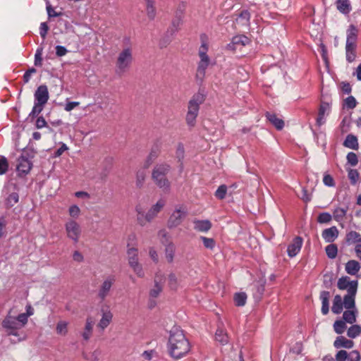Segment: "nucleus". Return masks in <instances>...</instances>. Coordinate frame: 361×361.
<instances>
[{
	"label": "nucleus",
	"instance_id": "nucleus-37",
	"mask_svg": "<svg viewBox=\"0 0 361 361\" xmlns=\"http://www.w3.org/2000/svg\"><path fill=\"white\" fill-rule=\"evenodd\" d=\"M361 334V326L357 324L351 326L347 332L348 337L355 338Z\"/></svg>",
	"mask_w": 361,
	"mask_h": 361
},
{
	"label": "nucleus",
	"instance_id": "nucleus-55",
	"mask_svg": "<svg viewBox=\"0 0 361 361\" xmlns=\"http://www.w3.org/2000/svg\"><path fill=\"white\" fill-rule=\"evenodd\" d=\"M355 48H349L345 47V51H346V59L349 62H352L355 59Z\"/></svg>",
	"mask_w": 361,
	"mask_h": 361
},
{
	"label": "nucleus",
	"instance_id": "nucleus-21",
	"mask_svg": "<svg viewBox=\"0 0 361 361\" xmlns=\"http://www.w3.org/2000/svg\"><path fill=\"white\" fill-rule=\"evenodd\" d=\"M356 293L357 291H355V290L353 289L351 293H348L344 296L343 301L345 309H356L355 302Z\"/></svg>",
	"mask_w": 361,
	"mask_h": 361
},
{
	"label": "nucleus",
	"instance_id": "nucleus-24",
	"mask_svg": "<svg viewBox=\"0 0 361 361\" xmlns=\"http://www.w3.org/2000/svg\"><path fill=\"white\" fill-rule=\"evenodd\" d=\"M194 228L200 232H207L212 228V224L209 220H195Z\"/></svg>",
	"mask_w": 361,
	"mask_h": 361
},
{
	"label": "nucleus",
	"instance_id": "nucleus-64",
	"mask_svg": "<svg viewBox=\"0 0 361 361\" xmlns=\"http://www.w3.org/2000/svg\"><path fill=\"white\" fill-rule=\"evenodd\" d=\"M48 26L46 23H42L39 27V34L42 38H45L47 31H48Z\"/></svg>",
	"mask_w": 361,
	"mask_h": 361
},
{
	"label": "nucleus",
	"instance_id": "nucleus-10",
	"mask_svg": "<svg viewBox=\"0 0 361 361\" xmlns=\"http://www.w3.org/2000/svg\"><path fill=\"white\" fill-rule=\"evenodd\" d=\"M32 164L25 155L20 156L17 161L16 170L19 175L27 174L32 169Z\"/></svg>",
	"mask_w": 361,
	"mask_h": 361
},
{
	"label": "nucleus",
	"instance_id": "nucleus-52",
	"mask_svg": "<svg viewBox=\"0 0 361 361\" xmlns=\"http://www.w3.org/2000/svg\"><path fill=\"white\" fill-rule=\"evenodd\" d=\"M185 8H186V4L185 2L180 3L178 5L176 11L175 12V16L183 18Z\"/></svg>",
	"mask_w": 361,
	"mask_h": 361
},
{
	"label": "nucleus",
	"instance_id": "nucleus-49",
	"mask_svg": "<svg viewBox=\"0 0 361 361\" xmlns=\"http://www.w3.org/2000/svg\"><path fill=\"white\" fill-rule=\"evenodd\" d=\"M200 238L206 248L212 250L215 247V241L213 238H209L204 236H202Z\"/></svg>",
	"mask_w": 361,
	"mask_h": 361
},
{
	"label": "nucleus",
	"instance_id": "nucleus-27",
	"mask_svg": "<svg viewBox=\"0 0 361 361\" xmlns=\"http://www.w3.org/2000/svg\"><path fill=\"white\" fill-rule=\"evenodd\" d=\"M330 293L328 291H322L320 293V299L322 300V312L326 315L329 311V299Z\"/></svg>",
	"mask_w": 361,
	"mask_h": 361
},
{
	"label": "nucleus",
	"instance_id": "nucleus-1",
	"mask_svg": "<svg viewBox=\"0 0 361 361\" xmlns=\"http://www.w3.org/2000/svg\"><path fill=\"white\" fill-rule=\"evenodd\" d=\"M168 348L170 355L175 359L182 357L190 350V343L178 326H173L170 331Z\"/></svg>",
	"mask_w": 361,
	"mask_h": 361
},
{
	"label": "nucleus",
	"instance_id": "nucleus-34",
	"mask_svg": "<svg viewBox=\"0 0 361 361\" xmlns=\"http://www.w3.org/2000/svg\"><path fill=\"white\" fill-rule=\"evenodd\" d=\"M175 246L172 243H169L165 248V257L169 263H172L175 255Z\"/></svg>",
	"mask_w": 361,
	"mask_h": 361
},
{
	"label": "nucleus",
	"instance_id": "nucleus-2",
	"mask_svg": "<svg viewBox=\"0 0 361 361\" xmlns=\"http://www.w3.org/2000/svg\"><path fill=\"white\" fill-rule=\"evenodd\" d=\"M166 200L164 198L159 199L145 212L141 206H136V221L140 226H145L151 223L166 206Z\"/></svg>",
	"mask_w": 361,
	"mask_h": 361
},
{
	"label": "nucleus",
	"instance_id": "nucleus-5",
	"mask_svg": "<svg viewBox=\"0 0 361 361\" xmlns=\"http://www.w3.org/2000/svg\"><path fill=\"white\" fill-rule=\"evenodd\" d=\"M65 230L67 238L71 240L74 243H78L82 229L80 224L73 219H69L65 224Z\"/></svg>",
	"mask_w": 361,
	"mask_h": 361
},
{
	"label": "nucleus",
	"instance_id": "nucleus-13",
	"mask_svg": "<svg viewBox=\"0 0 361 361\" xmlns=\"http://www.w3.org/2000/svg\"><path fill=\"white\" fill-rule=\"evenodd\" d=\"M165 278L161 273H157L154 277V286L149 291L152 298H157L161 293L165 283Z\"/></svg>",
	"mask_w": 361,
	"mask_h": 361
},
{
	"label": "nucleus",
	"instance_id": "nucleus-30",
	"mask_svg": "<svg viewBox=\"0 0 361 361\" xmlns=\"http://www.w3.org/2000/svg\"><path fill=\"white\" fill-rule=\"evenodd\" d=\"M343 301L340 295H335L331 310L334 314H340L343 310Z\"/></svg>",
	"mask_w": 361,
	"mask_h": 361
},
{
	"label": "nucleus",
	"instance_id": "nucleus-9",
	"mask_svg": "<svg viewBox=\"0 0 361 361\" xmlns=\"http://www.w3.org/2000/svg\"><path fill=\"white\" fill-rule=\"evenodd\" d=\"M133 60V49L130 47L123 49L118 54L117 63L121 68L130 66Z\"/></svg>",
	"mask_w": 361,
	"mask_h": 361
},
{
	"label": "nucleus",
	"instance_id": "nucleus-15",
	"mask_svg": "<svg viewBox=\"0 0 361 361\" xmlns=\"http://www.w3.org/2000/svg\"><path fill=\"white\" fill-rule=\"evenodd\" d=\"M102 317L97 324V327L102 330H104L111 322L113 319V313L107 307L106 309H102Z\"/></svg>",
	"mask_w": 361,
	"mask_h": 361
},
{
	"label": "nucleus",
	"instance_id": "nucleus-35",
	"mask_svg": "<svg viewBox=\"0 0 361 361\" xmlns=\"http://www.w3.org/2000/svg\"><path fill=\"white\" fill-rule=\"evenodd\" d=\"M215 338L222 345H226L228 342V336L227 333L221 329L216 330L215 334Z\"/></svg>",
	"mask_w": 361,
	"mask_h": 361
},
{
	"label": "nucleus",
	"instance_id": "nucleus-59",
	"mask_svg": "<svg viewBox=\"0 0 361 361\" xmlns=\"http://www.w3.org/2000/svg\"><path fill=\"white\" fill-rule=\"evenodd\" d=\"M184 152L183 145L182 144H178L176 152V158L178 161H181L183 159Z\"/></svg>",
	"mask_w": 361,
	"mask_h": 361
},
{
	"label": "nucleus",
	"instance_id": "nucleus-8",
	"mask_svg": "<svg viewBox=\"0 0 361 361\" xmlns=\"http://www.w3.org/2000/svg\"><path fill=\"white\" fill-rule=\"evenodd\" d=\"M115 283V278L113 276H107L100 285L97 296L101 300H104L109 295L113 285Z\"/></svg>",
	"mask_w": 361,
	"mask_h": 361
},
{
	"label": "nucleus",
	"instance_id": "nucleus-23",
	"mask_svg": "<svg viewBox=\"0 0 361 361\" xmlns=\"http://www.w3.org/2000/svg\"><path fill=\"white\" fill-rule=\"evenodd\" d=\"M334 345L336 348H351L353 347L354 343L353 341L347 339L344 336H338L336 338V341H334Z\"/></svg>",
	"mask_w": 361,
	"mask_h": 361
},
{
	"label": "nucleus",
	"instance_id": "nucleus-14",
	"mask_svg": "<svg viewBox=\"0 0 361 361\" xmlns=\"http://www.w3.org/2000/svg\"><path fill=\"white\" fill-rule=\"evenodd\" d=\"M49 98L48 88L42 85L37 87L35 92V100L39 104L45 105Z\"/></svg>",
	"mask_w": 361,
	"mask_h": 361
},
{
	"label": "nucleus",
	"instance_id": "nucleus-6",
	"mask_svg": "<svg viewBox=\"0 0 361 361\" xmlns=\"http://www.w3.org/2000/svg\"><path fill=\"white\" fill-rule=\"evenodd\" d=\"M2 326L6 329L8 335L18 336L17 331L20 329V323L17 322L16 317L8 314L2 322Z\"/></svg>",
	"mask_w": 361,
	"mask_h": 361
},
{
	"label": "nucleus",
	"instance_id": "nucleus-39",
	"mask_svg": "<svg viewBox=\"0 0 361 361\" xmlns=\"http://www.w3.org/2000/svg\"><path fill=\"white\" fill-rule=\"evenodd\" d=\"M325 250H326V255L330 259H334L337 255L338 248L335 244H330V245H327L326 247Z\"/></svg>",
	"mask_w": 361,
	"mask_h": 361
},
{
	"label": "nucleus",
	"instance_id": "nucleus-3",
	"mask_svg": "<svg viewBox=\"0 0 361 361\" xmlns=\"http://www.w3.org/2000/svg\"><path fill=\"white\" fill-rule=\"evenodd\" d=\"M171 170V166L167 163L156 164L152 171V179L154 184L164 192H168L171 188V182L166 175Z\"/></svg>",
	"mask_w": 361,
	"mask_h": 361
},
{
	"label": "nucleus",
	"instance_id": "nucleus-26",
	"mask_svg": "<svg viewBox=\"0 0 361 361\" xmlns=\"http://www.w3.org/2000/svg\"><path fill=\"white\" fill-rule=\"evenodd\" d=\"M343 145L349 149L357 150L359 147L357 137L352 134L348 135L343 142Z\"/></svg>",
	"mask_w": 361,
	"mask_h": 361
},
{
	"label": "nucleus",
	"instance_id": "nucleus-61",
	"mask_svg": "<svg viewBox=\"0 0 361 361\" xmlns=\"http://www.w3.org/2000/svg\"><path fill=\"white\" fill-rule=\"evenodd\" d=\"M182 19L183 18L175 16L172 21V29L174 32L179 29L180 25L182 24Z\"/></svg>",
	"mask_w": 361,
	"mask_h": 361
},
{
	"label": "nucleus",
	"instance_id": "nucleus-31",
	"mask_svg": "<svg viewBox=\"0 0 361 361\" xmlns=\"http://www.w3.org/2000/svg\"><path fill=\"white\" fill-rule=\"evenodd\" d=\"M337 9L343 14H348L351 11V5L349 0H337Z\"/></svg>",
	"mask_w": 361,
	"mask_h": 361
},
{
	"label": "nucleus",
	"instance_id": "nucleus-29",
	"mask_svg": "<svg viewBox=\"0 0 361 361\" xmlns=\"http://www.w3.org/2000/svg\"><path fill=\"white\" fill-rule=\"evenodd\" d=\"M146 169H140L137 171L135 175V185L137 188H142L147 177Z\"/></svg>",
	"mask_w": 361,
	"mask_h": 361
},
{
	"label": "nucleus",
	"instance_id": "nucleus-50",
	"mask_svg": "<svg viewBox=\"0 0 361 361\" xmlns=\"http://www.w3.org/2000/svg\"><path fill=\"white\" fill-rule=\"evenodd\" d=\"M346 159H347L348 163L352 166H356L358 163L357 157L356 154L354 152H349L347 154Z\"/></svg>",
	"mask_w": 361,
	"mask_h": 361
},
{
	"label": "nucleus",
	"instance_id": "nucleus-43",
	"mask_svg": "<svg viewBox=\"0 0 361 361\" xmlns=\"http://www.w3.org/2000/svg\"><path fill=\"white\" fill-rule=\"evenodd\" d=\"M346 214V209L343 208H336L334 212V218L336 221H342Z\"/></svg>",
	"mask_w": 361,
	"mask_h": 361
},
{
	"label": "nucleus",
	"instance_id": "nucleus-56",
	"mask_svg": "<svg viewBox=\"0 0 361 361\" xmlns=\"http://www.w3.org/2000/svg\"><path fill=\"white\" fill-rule=\"evenodd\" d=\"M8 168V161L5 157L0 158V175L4 174Z\"/></svg>",
	"mask_w": 361,
	"mask_h": 361
},
{
	"label": "nucleus",
	"instance_id": "nucleus-28",
	"mask_svg": "<svg viewBox=\"0 0 361 361\" xmlns=\"http://www.w3.org/2000/svg\"><path fill=\"white\" fill-rule=\"evenodd\" d=\"M357 310V309L347 310L343 312V318L344 322L350 324L356 322Z\"/></svg>",
	"mask_w": 361,
	"mask_h": 361
},
{
	"label": "nucleus",
	"instance_id": "nucleus-60",
	"mask_svg": "<svg viewBox=\"0 0 361 361\" xmlns=\"http://www.w3.org/2000/svg\"><path fill=\"white\" fill-rule=\"evenodd\" d=\"M360 355L357 350H353L348 353V361H360Z\"/></svg>",
	"mask_w": 361,
	"mask_h": 361
},
{
	"label": "nucleus",
	"instance_id": "nucleus-7",
	"mask_svg": "<svg viewBox=\"0 0 361 361\" xmlns=\"http://www.w3.org/2000/svg\"><path fill=\"white\" fill-rule=\"evenodd\" d=\"M204 95L201 92H197V94H194L188 103V114H192L195 116H197L200 105L204 102Z\"/></svg>",
	"mask_w": 361,
	"mask_h": 361
},
{
	"label": "nucleus",
	"instance_id": "nucleus-53",
	"mask_svg": "<svg viewBox=\"0 0 361 361\" xmlns=\"http://www.w3.org/2000/svg\"><path fill=\"white\" fill-rule=\"evenodd\" d=\"M356 100L353 96H349L344 101V105L348 109H354L356 106Z\"/></svg>",
	"mask_w": 361,
	"mask_h": 361
},
{
	"label": "nucleus",
	"instance_id": "nucleus-41",
	"mask_svg": "<svg viewBox=\"0 0 361 361\" xmlns=\"http://www.w3.org/2000/svg\"><path fill=\"white\" fill-rule=\"evenodd\" d=\"M18 202V195L16 192L11 193L9 195L8 198L6 200V206L7 208H11L15 204Z\"/></svg>",
	"mask_w": 361,
	"mask_h": 361
},
{
	"label": "nucleus",
	"instance_id": "nucleus-47",
	"mask_svg": "<svg viewBox=\"0 0 361 361\" xmlns=\"http://www.w3.org/2000/svg\"><path fill=\"white\" fill-rule=\"evenodd\" d=\"M146 13H147V17L150 20L154 19V18L156 16V13H157L154 4H147L146 5Z\"/></svg>",
	"mask_w": 361,
	"mask_h": 361
},
{
	"label": "nucleus",
	"instance_id": "nucleus-19",
	"mask_svg": "<svg viewBox=\"0 0 361 361\" xmlns=\"http://www.w3.org/2000/svg\"><path fill=\"white\" fill-rule=\"evenodd\" d=\"M94 324V319L91 317H88L85 321L84 330L81 334V336L85 341H87L91 338Z\"/></svg>",
	"mask_w": 361,
	"mask_h": 361
},
{
	"label": "nucleus",
	"instance_id": "nucleus-46",
	"mask_svg": "<svg viewBox=\"0 0 361 361\" xmlns=\"http://www.w3.org/2000/svg\"><path fill=\"white\" fill-rule=\"evenodd\" d=\"M227 192V187L225 185H220L216 191L215 192V196L216 198L219 200H223L225 198Z\"/></svg>",
	"mask_w": 361,
	"mask_h": 361
},
{
	"label": "nucleus",
	"instance_id": "nucleus-20",
	"mask_svg": "<svg viewBox=\"0 0 361 361\" xmlns=\"http://www.w3.org/2000/svg\"><path fill=\"white\" fill-rule=\"evenodd\" d=\"M207 49V45L205 43H202L199 50V55L200 58L199 68H207L210 65L209 59L206 54Z\"/></svg>",
	"mask_w": 361,
	"mask_h": 361
},
{
	"label": "nucleus",
	"instance_id": "nucleus-51",
	"mask_svg": "<svg viewBox=\"0 0 361 361\" xmlns=\"http://www.w3.org/2000/svg\"><path fill=\"white\" fill-rule=\"evenodd\" d=\"M158 236L161 242V243L165 244L169 243V237L167 231L164 228L161 229L158 232Z\"/></svg>",
	"mask_w": 361,
	"mask_h": 361
},
{
	"label": "nucleus",
	"instance_id": "nucleus-57",
	"mask_svg": "<svg viewBox=\"0 0 361 361\" xmlns=\"http://www.w3.org/2000/svg\"><path fill=\"white\" fill-rule=\"evenodd\" d=\"M348 358V353L346 350H339L336 355V361H346Z\"/></svg>",
	"mask_w": 361,
	"mask_h": 361
},
{
	"label": "nucleus",
	"instance_id": "nucleus-63",
	"mask_svg": "<svg viewBox=\"0 0 361 361\" xmlns=\"http://www.w3.org/2000/svg\"><path fill=\"white\" fill-rule=\"evenodd\" d=\"M323 182H324V185H326L329 187H332V186H334V185H335L334 178H332L331 176H330L329 174L324 175V178H323Z\"/></svg>",
	"mask_w": 361,
	"mask_h": 361
},
{
	"label": "nucleus",
	"instance_id": "nucleus-58",
	"mask_svg": "<svg viewBox=\"0 0 361 361\" xmlns=\"http://www.w3.org/2000/svg\"><path fill=\"white\" fill-rule=\"evenodd\" d=\"M68 212L70 216L73 218H78L80 214V209L77 205L70 207Z\"/></svg>",
	"mask_w": 361,
	"mask_h": 361
},
{
	"label": "nucleus",
	"instance_id": "nucleus-32",
	"mask_svg": "<svg viewBox=\"0 0 361 361\" xmlns=\"http://www.w3.org/2000/svg\"><path fill=\"white\" fill-rule=\"evenodd\" d=\"M180 281L174 273H170L168 276V285L171 290H177L180 286Z\"/></svg>",
	"mask_w": 361,
	"mask_h": 361
},
{
	"label": "nucleus",
	"instance_id": "nucleus-62",
	"mask_svg": "<svg viewBox=\"0 0 361 361\" xmlns=\"http://www.w3.org/2000/svg\"><path fill=\"white\" fill-rule=\"evenodd\" d=\"M44 104H39L37 102H35V105L32 108L31 115L33 116L38 115L43 109Z\"/></svg>",
	"mask_w": 361,
	"mask_h": 361
},
{
	"label": "nucleus",
	"instance_id": "nucleus-11",
	"mask_svg": "<svg viewBox=\"0 0 361 361\" xmlns=\"http://www.w3.org/2000/svg\"><path fill=\"white\" fill-rule=\"evenodd\" d=\"M250 39L245 35H237L233 37L232 41L229 43L226 48L229 50L235 51L240 50L242 47L247 45Z\"/></svg>",
	"mask_w": 361,
	"mask_h": 361
},
{
	"label": "nucleus",
	"instance_id": "nucleus-17",
	"mask_svg": "<svg viewBox=\"0 0 361 361\" xmlns=\"http://www.w3.org/2000/svg\"><path fill=\"white\" fill-rule=\"evenodd\" d=\"M357 38V30L351 25L347 30V39L345 47L356 48Z\"/></svg>",
	"mask_w": 361,
	"mask_h": 361
},
{
	"label": "nucleus",
	"instance_id": "nucleus-36",
	"mask_svg": "<svg viewBox=\"0 0 361 361\" xmlns=\"http://www.w3.org/2000/svg\"><path fill=\"white\" fill-rule=\"evenodd\" d=\"M329 109V106L327 103H322L319 110V116L317 119V123L321 126L324 123V118L326 111Z\"/></svg>",
	"mask_w": 361,
	"mask_h": 361
},
{
	"label": "nucleus",
	"instance_id": "nucleus-54",
	"mask_svg": "<svg viewBox=\"0 0 361 361\" xmlns=\"http://www.w3.org/2000/svg\"><path fill=\"white\" fill-rule=\"evenodd\" d=\"M157 155L158 154L156 152L152 151L149 153L145 163L144 164V168L147 169L154 161V160L157 157Z\"/></svg>",
	"mask_w": 361,
	"mask_h": 361
},
{
	"label": "nucleus",
	"instance_id": "nucleus-33",
	"mask_svg": "<svg viewBox=\"0 0 361 361\" xmlns=\"http://www.w3.org/2000/svg\"><path fill=\"white\" fill-rule=\"evenodd\" d=\"M345 240L348 244H360L361 243V235L357 231H351L346 234Z\"/></svg>",
	"mask_w": 361,
	"mask_h": 361
},
{
	"label": "nucleus",
	"instance_id": "nucleus-42",
	"mask_svg": "<svg viewBox=\"0 0 361 361\" xmlns=\"http://www.w3.org/2000/svg\"><path fill=\"white\" fill-rule=\"evenodd\" d=\"M334 329L337 334H343L346 329L345 322L342 320L336 321L334 324Z\"/></svg>",
	"mask_w": 361,
	"mask_h": 361
},
{
	"label": "nucleus",
	"instance_id": "nucleus-16",
	"mask_svg": "<svg viewBox=\"0 0 361 361\" xmlns=\"http://www.w3.org/2000/svg\"><path fill=\"white\" fill-rule=\"evenodd\" d=\"M302 245V238L301 237H295L292 243L288 245L287 252L290 257H293L300 251Z\"/></svg>",
	"mask_w": 361,
	"mask_h": 361
},
{
	"label": "nucleus",
	"instance_id": "nucleus-45",
	"mask_svg": "<svg viewBox=\"0 0 361 361\" xmlns=\"http://www.w3.org/2000/svg\"><path fill=\"white\" fill-rule=\"evenodd\" d=\"M348 178L350 180V183L353 185H355L357 183L359 180V173L355 169H349L348 173Z\"/></svg>",
	"mask_w": 361,
	"mask_h": 361
},
{
	"label": "nucleus",
	"instance_id": "nucleus-12",
	"mask_svg": "<svg viewBox=\"0 0 361 361\" xmlns=\"http://www.w3.org/2000/svg\"><path fill=\"white\" fill-rule=\"evenodd\" d=\"M337 286L340 290H346L348 293H351L353 289L357 291L358 282L357 281H351L348 276H342L338 279Z\"/></svg>",
	"mask_w": 361,
	"mask_h": 361
},
{
	"label": "nucleus",
	"instance_id": "nucleus-22",
	"mask_svg": "<svg viewBox=\"0 0 361 361\" xmlns=\"http://www.w3.org/2000/svg\"><path fill=\"white\" fill-rule=\"evenodd\" d=\"M265 116H266V118H267V120L277 130L283 129V128L284 127V121L281 118L277 117V116L275 114L271 113V112H267Z\"/></svg>",
	"mask_w": 361,
	"mask_h": 361
},
{
	"label": "nucleus",
	"instance_id": "nucleus-25",
	"mask_svg": "<svg viewBox=\"0 0 361 361\" xmlns=\"http://www.w3.org/2000/svg\"><path fill=\"white\" fill-rule=\"evenodd\" d=\"M345 271L350 275H355L360 269V263L354 259L348 261L345 264Z\"/></svg>",
	"mask_w": 361,
	"mask_h": 361
},
{
	"label": "nucleus",
	"instance_id": "nucleus-48",
	"mask_svg": "<svg viewBox=\"0 0 361 361\" xmlns=\"http://www.w3.org/2000/svg\"><path fill=\"white\" fill-rule=\"evenodd\" d=\"M332 216L329 213H321L317 218V221L320 224L329 223L331 221Z\"/></svg>",
	"mask_w": 361,
	"mask_h": 361
},
{
	"label": "nucleus",
	"instance_id": "nucleus-4",
	"mask_svg": "<svg viewBox=\"0 0 361 361\" xmlns=\"http://www.w3.org/2000/svg\"><path fill=\"white\" fill-rule=\"evenodd\" d=\"M188 213V208L185 205H176L167 221L168 228L171 229L180 226L186 218Z\"/></svg>",
	"mask_w": 361,
	"mask_h": 361
},
{
	"label": "nucleus",
	"instance_id": "nucleus-44",
	"mask_svg": "<svg viewBox=\"0 0 361 361\" xmlns=\"http://www.w3.org/2000/svg\"><path fill=\"white\" fill-rule=\"evenodd\" d=\"M32 312H28L27 314H25V313L20 314L16 318L17 322L20 323V329L27 324V319H28V317L32 315Z\"/></svg>",
	"mask_w": 361,
	"mask_h": 361
},
{
	"label": "nucleus",
	"instance_id": "nucleus-18",
	"mask_svg": "<svg viewBox=\"0 0 361 361\" xmlns=\"http://www.w3.org/2000/svg\"><path fill=\"white\" fill-rule=\"evenodd\" d=\"M322 236L326 243L334 242L338 236V230L336 226L324 229Z\"/></svg>",
	"mask_w": 361,
	"mask_h": 361
},
{
	"label": "nucleus",
	"instance_id": "nucleus-40",
	"mask_svg": "<svg viewBox=\"0 0 361 361\" xmlns=\"http://www.w3.org/2000/svg\"><path fill=\"white\" fill-rule=\"evenodd\" d=\"M247 295L245 293H236L234 296L235 305L238 306H244L246 302Z\"/></svg>",
	"mask_w": 361,
	"mask_h": 361
},
{
	"label": "nucleus",
	"instance_id": "nucleus-38",
	"mask_svg": "<svg viewBox=\"0 0 361 361\" xmlns=\"http://www.w3.org/2000/svg\"><path fill=\"white\" fill-rule=\"evenodd\" d=\"M56 333L61 336H66L68 333V322L60 321L56 327Z\"/></svg>",
	"mask_w": 361,
	"mask_h": 361
}]
</instances>
